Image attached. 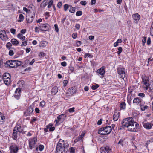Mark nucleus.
<instances>
[{
    "label": "nucleus",
    "instance_id": "f257e3e1",
    "mask_svg": "<svg viewBox=\"0 0 153 153\" xmlns=\"http://www.w3.org/2000/svg\"><path fill=\"white\" fill-rule=\"evenodd\" d=\"M123 128H128V130L132 132L136 131V129L139 128L138 123L134 121L132 117H129L123 119L122 122Z\"/></svg>",
    "mask_w": 153,
    "mask_h": 153
},
{
    "label": "nucleus",
    "instance_id": "f03ea898",
    "mask_svg": "<svg viewBox=\"0 0 153 153\" xmlns=\"http://www.w3.org/2000/svg\"><path fill=\"white\" fill-rule=\"evenodd\" d=\"M69 147V144L66 141L60 139L56 146L55 153H65Z\"/></svg>",
    "mask_w": 153,
    "mask_h": 153
},
{
    "label": "nucleus",
    "instance_id": "7ed1b4c3",
    "mask_svg": "<svg viewBox=\"0 0 153 153\" xmlns=\"http://www.w3.org/2000/svg\"><path fill=\"white\" fill-rule=\"evenodd\" d=\"M22 62L20 61L16 60H10L7 61L5 64L7 67H10L11 68L16 67L21 65Z\"/></svg>",
    "mask_w": 153,
    "mask_h": 153
},
{
    "label": "nucleus",
    "instance_id": "20e7f679",
    "mask_svg": "<svg viewBox=\"0 0 153 153\" xmlns=\"http://www.w3.org/2000/svg\"><path fill=\"white\" fill-rule=\"evenodd\" d=\"M111 130V127L108 126L100 128L98 130V133L101 135L108 134L110 133Z\"/></svg>",
    "mask_w": 153,
    "mask_h": 153
},
{
    "label": "nucleus",
    "instance_id": "39448f33",
    "mask_svg": "<svg viewBox=\"0 0 153 153\" xmlns=\"http://www.w3.org/2000/svg\"><path fill=\"white\" fill-rule=\"evenodd\" d=\"M142 87L144 90H147L149 88V79L148 77L146 75L143 76L142 77Z\"/></svg>",
    "mask_w": 153,
    "mask_h": 153
},
{
    "label": "nucleus",
    "instance_id": "423d86ee",
    "mask_svg": "<svg viewBox=\"0 0 153 153\" xmlns=\"http://www.w3.org/2000/svg\"><path fill=\"white\" fill-rule=\"evenodd\" d=\"M117 71L120 78L124 79L126 76L125 68H124L119 66L117 68Z\"/></svg>",
    "mask_w": 153,
    "mask_h": 153
},
{
    "label": "nucleus",
    "instance_id": "0eeeda50",
    "mask_svg": "<svg viewBox=\"0 0 153 153\" xmlns=\"http://www.w3.org/2000/svg\"><path fill=\"white\" fill-rule=\"evenodd\" d=\"M111 151L112 148L109 146L107 145L101 147L100 149V151L101 153H110Z\"/></svg>",
    "mask_w": 153,
    "mask_h": 153
},
{
    "label": "nucleus",
    "instance_id": "6e6552de",
    "mask_svg": "<svg viewBox=\"0 0 153 153\" xmlns=\"http://www.w3.org/2000/svg\"><path fill=\"white\" fill-rule=\"evenodd\" d=\"M35 13L34 12L32 13L30 12V13L26 15V19L27 23H31L34 20L35 16Z\"/></svg>",
    "mask_w": 153,
    "mask_h": 153
},
{
    "label": "nucleus",
    "instance_id": "1a4fd4ad",
    "mask_svg": "<svg viewBox=\"0 0 153 153\" xmlns=\"http://www.w3.org/2000/svg\"><path fill=\"white\" fill-rule=\"evenodd\" d=\"M33 111L34 109L33 107L30 106L24 112V114L26 117L30 116L33 114Z\"/></svg>",
    "mask_w": 153,
    "mask_h": 153
},
{
    "label": "nucleus",
    "instance_id": "9d476101",
    "mask_svg": "<svg viewBox=\"0 0 153 153\" xmlns=\"http://www.w3.org/2000/svg\"><path fill=\"white\" fill-rule=\"evenodd\" d=\"M37 142V138L36 137H34L33 139L29 140V145L30 148L32 149L33 147L36 144Z\"/></svg>",
    "mask_w": 153,
    "mask_h": 153
},
{
    "label": "nucleus",
    "instance_id": "9b49d317",
    "mask_svg": "<svg viewBox=\"0 0 153 153\" xmlns=\"http://www.w3.org/2000/svg\"><path fill=\"white\" fill-rule=\"evenodd\" d=\"M105 66H103L100 69L97 70L96 71V73L97 74H100L102 76L101 77L102 78L104 77V76L105 73Z\"/></svg>",
    "mask_w": 153,
    "mask_h": 153
},
{
    "label": "nucleus",
    "instance_id": "f8f14e48",
    "mask_svg": "<svg viewBox=\"0 0 153 153\" xmlns=\"http://www.w3.org/2000/svg\"><path fill=\"white\" fill-rule=\"evenodd\" d=\"M50 28V26L48 24H41L39 27L40 30L42 31H46L48 30Z\"/></svg>",
    "mask_w": 153,
    "mask_h": 153
},
{
    "label": "nucleus",
    "instance_id": "ddd939ff",
    "mask_svg": "<svg viewBox=\"0 0 153 153\" xmlns=\"http://www.w3.org/2000/svg\"><path fill=\"white\" fill-rule=\"evenodd\" d=\"M10 153H17L19 150V147L16 145H12L10 147Z\"/></svg>",
    "mask_w": 153,
    "mask_h": 153
},
{
    "label": "nucleus",
    "instance_id": "4468645a",
    "mask_svg": "<svg viewBox=\"0 0 153 153\" xmlns=\"http://www.w3.org/2000/svg\"><path fill=\"white\" fill-rule=\"evenodd\" d=\"M142 124L144 128L147 129H151L153 125V124L152 123H148L143 122Z\"/></svg>",
    "mask_w": 153,
    "mask_h": 153
},
{
    "label": "nucleus",
    "instance_id": "2eb2a0df",
    "mask_svg": "<svg viewBox=\"0 0 153 153\" xmlns=\"http://www.w3.org/2000/svg\"><path fill=\"white\" fill-rule=\"evenodd\" d=\"M66 117V115L65 114H62L59 115L57 118L56 121V123H58L61 121V120H63L65 119Z\"/></svg>",
    "mask_w": 153,
    "mask_h": 153
},
{
    "label": "nucleus",
    "instance_id": "dca6fc26",
    "mask_svg": "<svg viewBox=\"0 0 153 153\" xmlns=\"http://www.w3.org/2000/svg\"><path fill=\"white\" fill-rule=\"evenodd\" d=\"M132 17L133 19L135 20V22L137 23L140 19V16L138 13H136L133 15Z\"/></svg>",
    "mask_w": 153,
    "mask_h": 153
},
{
    "label": "nucleus",
    "instance_id": "f3484780",
    "mask_svg": "<svg viewBox=\"0 0 153 153\" xmlns=\"http://www.w3.org/2000/svg\"><path fill=\"white\" fill-rule=\"evenodd\" d=\"M76 92V90L74 88L72 87L68 89L67 94L69 95H72L74 94H75Z\"/></svg>",
    "mask_w": 153,
    "mask_h": 153
},
{
    "label": "nucleus",
    "instance_id": "a211bd4d",
    "mask_svg": "<svg viewBox=\"0 0 153 153\" xmlns=\"http://www.w3.org/2000/svg\"><path fill=\"white\" fill-rule=\"evenodd\" d=\"M142 101V100L137 97L134 99L133 100V103H136L137 105H140V103Z\"/></svg>",
    "mask_w": 153,
    "mask_h": 153
},
{
    "label": "nucleus",
    "instance_id": "6ab92c4d",
    "mask_svg": "<svg viewBox=\"0 0 153 153\" xmlns=\"http://www.w3.org/2000/svg\"><path fill=\"white\" fill-rule=\"evenodd\" d=\"M14 130H15L17 132L21 133L22 132L23 130L21 128V127L20 124H17L14 127Z\"/></svg>",
    "mask_w": 153,
    "mask_h": 153
},
{
    "label": "nucleus",
    "instance_id": "aec40b11",
    "mask_svg": "<svg viewBox=\"0 0 153 153\" xmlns=\"http://www.w3.org/2000/svg\"><path fill=\"white\" fill-rule=\"evenodd\" d=\"M58 91V89L57 87L54 86L51 90V92L52 94H56Z\"/></svg>",
    "mask_w": 153,
    "mask_h": 153
},
{
    "label": "nucleus",
    "instance_id": "412c9836",
    "mask_svg": "<svg viewBox=\"0 0 153 153\" xmlns=\"http://www.w3.org/2000/svg\"><path fill=\"white\" fill-rule=\"evenodd\" d=\"M119 113L118 112H115L113 115V120L114 121H117L119 116Z\"/></svg>",
    "mask_w": 153,
    "mask_h": 153
},
{
    "label": "nucleus",
    "instance_id": "4be33fe9",
    "mask_svg": "<svg viewBox=\"0 0 153 153\" xmlns=\"http://www.w3.org/2000/svg\"><path fill=\"white\" fill-rule=\"evenodd\" d=\"M10 75L8 73H4L2 76L3 79H6L10 78Z\"/></svg>",
    "mask_w": 153,
    "mask_h": 153
},
{
    "label": "nucleus",
    "instance_id": "5701e85b",
    "mask_svg": "<svg viewBox=\"0 0 153 153\" xmlns=\"http://www.w3.org/2000/svg\"><path fill=\"white\" fill-rule=\"evenodd\" d=\"M12 43L14 45H18L19 44V41L16 39L13 38L11 40Z\"/></svg>",
    "mask_w": 153,
    "mask_h": 153
},
{
    "label": "nucleus",
    "instance_id": "b1692460",
    "mask_svg": "<svg viewBox=\"0 0 153 153\" xmlns=\"http://www.w3.org/2000/svg\"><path fill=\"white\" fill-rule=\"evenodd\" d=\"M48 44V42L45 41H42L40 43L39 46L41 47H44Z\"/></svg>",
    "mask_w": 153,
    "mask_h": 153
},
{
    "label": "nucleus",
    "instance_id": "393cba45",
    "mask_svg": "<svg viewBox=\"0 0 153 153\" xmlns=\"http://www.w3.org/2000/svg\"><path fill=\"white\" fill-rule=\"evenodd\" d=\"M0 38L3 40L5 41L7 40L8 38L6 34H0Z\"/></svg>",
    "mask_w": 153,
    "mask_h": 153
},
{
    "label": "nucleus",
    "instance_id": "a878e982",
    "mask_svg": "<svg viewBox=\"0 0 153 153\" xmlns=\"http://www.w3.org/2000/svg\"><path fill=\"white\" fill-rule=\"evenodd\" d=\"M17 132L15 130H13L12 138L13 139L16 140L17 137Z\"/></svg>",
    "mask_w": 153,
    "mask_h": 153
},
{
    "label": "nucleus",
    "instance_id": "bb28decb",
    "mask_svg": "<svg viewBox=\"0 0 153 153\" xmlns=\"http://www.w3.org/2000/svg\"><path fill=\"white\" fill-rule=\"evenodd\" d=\"M4 84L7 85H8L11 82L10 78L6 79H3Z\"/></svg>",
    "mask_w": 153,
    "mask_h": 153
},
{
    "label": "nucleus",
    "instance_id": "cd10ccee",
    "mask_svg": "<svg viewBox=\"0 0 153 153\" xmlns=\"http://www.w3.org/2000/svg\"><path fill=\"white\" fill-rule=\"evenodd\" d=\"M126 104L124 102H121L120 104V110L125 109L126 108Z\"/></svg>",
    "mask_w": 153,
    "mask_h": 153
},
{
    "label": "nucleus",
    "instance_id": "c85d7f7f",
    "mask_svg": "<svg viewBox=\"0 0 153 153\" xmlns=\"http://www.w3.org/2000/svg\"><path fill=\"white\" fill-rule=\"evenodd\" d=\"M47 1V0H44L40 4L41 7L44 8L48 4Z\"/></svg>",
    "mask_w": 153,
    "mask_h": 153
},
{
    "label": "nucleus",
    "instance_id": "c756f323",
    "mask_svg": "<svg viewBox=\"0 0 153 153\" xmlns=\"http://www.w3.org/2000/svg\"><path fill=\"white\" fill-rule=\"evenodd\" d=\"M18 84L20 87H23L25 86V82L24 81L22 80L19 81L18 82Z\"/></svg>",
    "mask_w": 153,
    "mask_h": 153
},
{
    "label": "nucleus",
    "instance_id": "7c9ffc66",
    "mask_svg": "<svg viewBox=\"0 0 153 153\" xmlns=\"http://www.w3.org/2000/svg\"><path fill=\"white\" fill-rule=\"evenodd\" d=\"M12 46V45L10 42H7L6 45V47L8 49L10 50L11 49L15 50V49L14 48L11 47Z\"/></svg>",
    "mask_w": 153,
    "mask_h": 153
},
{
    "label": "nucleus",
    "instance_id": "2f4dec72",
    "mask_svg": "<svg viewBox=\"0 0 153 153\" xmlns=\"http://www.w3.org/2000/svg\"><path fill=\"white\" fill-rule=\"evenodd\" d=\"M5 117L0 112V123H2L4 121Z\"/></svg>",
    "mask_w": 153,
    "mask_h": 153
},
{
    "label": "nucleus",
    "instance_id": "473e14b6",
    "mask_svg": "<svg viewBox=\"0 0 153 153\" xmlns=\"http://www.w3.org/2000/svg\"><path fill=\"white\" fill-rule=\"evenodd\" d=\"M19 19L18 20V22H20L22 21L24 19V16L21 14H19Z\"/></svg>",
    "mask_w": 153,
    "mask_h": 153
},
{
    "label": "nucleus",
    "instance_id": "72a5a7b5",
    "mask_svg": "<svg viewBox=\"0 0 153 153\" xmlns=\"http://www.w3.org/2000/svg\"><path fill=\"white\" fill-rule=\"evenodd\" d=\"M132 100L131 95V94H128L127 97V101L129 104L131 103Z\"/></svg>",
    "mask_w": 153,
    "mask_h": 153
},
{
    "label": "nucleus",
    "instance_id": "f704fd0d",
    "mask_svg": "<svg viewBox=\"0 0 153 153\" xmlns=\"http://www.w3.org/2000/svg\"><path fill=\"white\" fill-rule=\"evenodd\" d=\"M70 9H69V11L71 13H74L75 11V9L74 7H72L71 5H69Z\"/></svg>",
    "mask_w": 153,
    "mask_h": 153
},
{
    "label": "nucleus",
    "instance_id": "c9c22d12",
    "mask_svg": "<svg viewBox=\"0 0 153 153\" xmlns=\"http://www.w3.org/2000/svg\"><path fill=\"white\" fill-rule=\"evenodd\" d=\"M148 106L147 105H140L141 110L142 111H144L148 108Z\"/></svg>",
    "mask_w": 153,
    "mask_h": 153
},
{
    "label": "nucleus",
    "instance_id": "e433bc0d",
    "mask_svg": "<svg viewBox=\"0 0 153 153\" xmlns=\"http://www.w3.org/2000/svg\"><path fill=\"white\" fill-rule=\"evenodd\" d=\"M150 31L151 35V36H153V22L152 24Z\"/></svg>",
    "mask_w": 153,
    "mask_h": 153
},
{
    "label": "nucleus",
    "instance_id": "4c0bfd02",
    "mask_svg": "<svg viewBox=\"0 0 153 153\" xmlns=\"http://www.w3.org/2000/svg\"><path fill=\"white\" fill-rule=\"evenodd\" d=\"M53 2V1L52 0H50L48 3V8H50L51 7Z\"/></svg>",
    "mask_w": 153,
    "mask_h": 153
},
{
    "label": "nucleus",
    "instance_id": "58836bf2",
    "mask_svg": "<svg viewBox=\"0 0 153 153\" xmlns=\"http://www.w3.org/2000/svg\"><path fill=\"white\" fill-rule=\"evenodd\" d=\"M69 7V6L68 4H65L64 5V10L65 11H66L68 9Z\"/></svg>",
    "mask_w": 153,
    "mask_h": 153
},
{
    "label": "nucleus",
    "instance_id": "ea45409f",
    "mask_svg": "<svg viewBox=\"0 0 153 153\" xmlns=\"http://www.w3.org/2000/svg\"><path fill=\"white\" fill-rule=\"evenodd\" d=\"M123 141L124 140L123 139H121L120 140V141L118 143V144H120L122 146H124V144L123 143Z\"/></svg>",
    "mask_w": 153,
    "mask_h": 153
},
{
    "label": "nucleus",
    "instance_id": "a19ab883",
    "mask_svg": "<svg viewBox=\"0 0 153 153\" xmlns=\"http://www.w3.org/2000/svg\"><path fill=\"white\" fill-rule=\"evenodd\" d=\"M21 91V88H17L15 91V94H20Z\"/></svg>",
    "mask_w": 153,
    "mask_h": 153
},
{
    "label": "nucleus",
    "instance_id": "79ce46f5",
    "mask_svg": "<svg viewBox=\"0 0 153 153\" xmlns=\"http://www.w3.org/2000/svg\"><path fill=\"white\" fill-rule=\"evenodd\" d=\"M87 56H88L89 58H91L93 57V56L92 55L88 53H86L84 56L85 58Z\"/></svg>",
    "mask_w": 153,
    "mask_h": 153
},
{
    "label": "nucleus",
    "instance_id": "37998d69",
    "mask_svg": "<svg viewBox=\"0 0 153 153\" xmlns=\"http://www.w3.org/2000/svg\"><path fill=\"white\" fill-rule=\"evenodd\" d=\"M148 89H149V91L150 92H153V83L150 86V85H149V88Z\"/></svg>",
    "mask_w": 153,
    "mask_h": 153
},
{
    "label": "nucleus",
    "instance_id": "c03bdc74",
    "mask_svg": "<svg viewBox=\"0 0 153 153\" xmlns=\"http://www.w3.org/2000/svg\"><path fill=\"white\" fill-rule=\"evenodd\" d=\"M118 51L117 52V53L118 55H119L122 52L123 49L121 47H120L118 48Z\"/></svg>",
    "mask_w": 153,
    "mask_h": 153
},
{
    "label": "nucleus",
    "instance_id": "a18cd8bd",
    "mask_svg": "<svg viewBox=\"0 0 153 153\" xmlns=\"http://www.w3.org/2000/svg\"><path fill=\"white\" fill-rule=\"evenodd\" d=\"M99 87V85L97 84H96L95 85H93L92 86V88L93 90H96Z\"/></svg>",
    "mask_w": 153,
    "mask_h": 153
},
{
    "label": "nucleus",
    "instance_id": "49530a36",
    "mask_svg": "<svg viewBox=\"0 0 153 153\" xmlns=\"http://www.w3.org/2000/svg\"><path fill=\"white\" fill-rule=\"evenodd\" d=\"M20 94H16L14 95V97L16 99L18 100L20 98Z\"/></svg>",
    "mask_w": 153,
    "mask_h": 153
},
{
    "label": "nucleus",
    "instance_id": "de8ad7c7",
    "mask_svg": "<svg viewBox=\"0 0 153 153\" xmlns=\"http://www.w3.org/2000/svg\"><path fill=\"white\" fill-rule=\"evenodd\" d=\"M146 38L145 37H143V39L142 40V44L143 46H144L145 45V43L146 42Z\"/></svg>",
    "mask_w": 153,
    "mask_h": 153
},
{
    "label": "nucleus",
    "instance_id": "09e8293b",
    "mask_svg": "<svg viewBox=\"0 0 153 153\" xmlns=\"http://www.w3.org/2000/svg\"><path fill=\"white\" fill-rule=\"evenodd\" d=\"M45 55V54L44 52H41L39 53V56L41 57H43Z\"/></svg>",
    "mask_w": 153,
    "mask_h": 153
},
{
    "label": "nucleus",
    "instance_id": "8fccbe9b",
    "mask_svg": "<svg viewBox=\"0 0 153 153\" xmlns=\"http://www.w3.org/2000/svg\"><path fill=\"white\" fill-rule=\"evenodd\" d=\"M55 29L56 32H58L59 31V29L58 27V25L57 24H55L54 25Z\"/></svg>",
    "mask_w": 153,
    "mask_h": 153
},
{
    "label": "nucleus",
    "instance_id": "3c124183",
    "mask_svg": "<svg viewBox=\"0 0 153 153\" xmlns=\"http://www.w3.org/2000/svg\"><path fill=\"white\" fill-rule=\"evenodd\" d=\"M82 14V11H78L76 12V15L77 16H81Z\"/></svg>",
    "mask_w": 153,
    "mask_h": 153
},
{
    "label": "nucleus",
    "instance_id": "603ef678",
    "mask_svg": "<svg viewBox=\"0 0 153 153\" xmlns=\"http://www.w3.org/2000/svg\"><path fill=\"white\" fill-rule=\"evenodd\" d=\"M75 108L74 107L68 109V111L70 113H72L75 111Z\"/></svg>",
    "mask_w": 153,
    "mask_h": 153
},
{
    "label": "nucleus",
    "instance_id": "864d4df0",
    "mask_svg": "<svg viewBox=\"0 0 153 153\" xmlns=\"http://www.w3.org/2000/svg\"><path fill=\"white\" fill-rule=\"evenodd\" d=\"M27 44V42L26 41H24L23 42H22V44H21V46H26Z\"/></svg>",
    "mask_w": 153,
    "mask_h": 153
},
{
    "label": "nucleus",
    "instance_id": "5fc2aeb1",
    "mask_svg": "<svg viewBox=\"0 0 153 153\" xmlns=\"http://www.w3.org/2000/svg\"><path fill=\"white\" fill-rule=\"evenodd\" d=\"M45 102L44 101H42L40 102V105L42 107H43L45 105Z\"/></svg>",
    "mask_w": 153,
    "mask_h": 153
},
{
    "label": "nucleus",
    "instance_id": "6e6d98bb",
    "mask_svg": "<svg viewBox=\"0 0 153 153\" xmlns=\"http://www.w3.org/2000/svg\"><path fill=\"white\" fill-rule=\"evenodd\" d=\"M39 149L40 151L43 150L44 148V146L43 145H40L39 146Z\"/></svg>",
    "mask_w": 153,
    "mask_h": 153
},
{
    "label": "nucleus",
    "instance_id": "4d7b16f0",
    "mask_svg": "<svg viewBox=\"0 0 153 153\" xmlns=\"http://www.w3.org/2000/svg\"><path fill=\"white\" fill-rule=\"evenodd\" d=\"M62 5V3L61 2H59L57 5V7L59 8H60Z\"/></svg>",
    "mask_w": 153,
    "mask_h": 153
},
{
    "label": "nucleus",
    "instance_id": "13d9d810",
    "mask_svg": "<svg viewBox=\"0 0 153 153\" xmlns=\"http://www.w3.org/2000/svg\"><path fill=\"white\" fill-rule=\"evenodd\" d=\"M23 10L24 11L26 12L27 13H29V12H30V10L28 9L25 7H24Z\"/></svg>",
    "mask_w": 153,
    "mask_h": 153
},
{
    "label": "nucleus",
    "instance_id": "bf43d9fd",
    "mask_svg": "<svg viewBox=\"0 0 153 153\" xmlns=\"http://www.w3.org/2000/svg\"><path fill=\"white\" fill-rule=\"evenodd\" d=\"M9 55L10 56H12L14 54V52L13 50H9Z\"/></svg>",
    "mask_w": 153,
    "mask_h": 153
},
{
    "label": "nucleus",
    "instance_id": "052dcab7",
    "mask_svg": "<svg viewBox=\"0 0 153 153\" xmlns=\"http://www.w3.org/2000/svg\"><path fill=\"white\" fill-rule=\"evenodd\" d=\"M77 35L76 33H74L72 34V37L74 39H76L77 38Z\"/></svg>",
    "mask_w": 153,
    "mask_h": 153
},
{
    "label": "nucleus",
    "instance_id": "680f3d73",
    "mask_svg": "<svg viewBox=\"0 0 153 153\" xmlns=\"http://www.w3.org/2000/svg\"><path fill=\"white\" fill-rule=\"evenodd\" d=\"M10 31L11 33L13 34H15L16 30L13 28H11L10 29Z\"/></svg>",
    "mask_w": 153,
    "mask_h": 153
},
{
    "label": "nucleus",
    "instance_id": "e2e57ef3",
    "mask_svg": "<svg viewBox=\"0 0 153 153\" xmlns=\"http://www.w3.org/2000/svg\"><path fill=\"white\" fill-rule=\"evenodd\" d=\"M138 96L141 97L142 98L144 97L145 96V94L144 93H140L138 94Z\"/></svg>",
    "mask_w": 153,
    "mask_h": 153
},
{
    "label": "nucleus",
    "instance_id": "0e129e2a",
    "mask_svg": "<svg viewBox=\"0 0 153 153\" xmlns=\"http://www.w3.org/2000/svg\"><path fill=\"white\" fill-rule=\"evenodd\" d=\"M70 153H74L75 149L73 147H71L70 148Z\"/></svg>",
    "mask_w": 153,
    "mask_h": 153
},
{
    "label": "nucleus",
    "instance_id": "69168bd1",
    "mask_svg": "<svg viewBox=\"0 0 153 153\" xmlns=\"http://www.w3.org/2000/svg\"><path fill=\"white\" fill-rule=\"evenodd\" d=\"M80 4L82 5L85 6L86 5L87 2L85 1H82L80 2Z\"/></svg>",
    "mask_w": 153,
    "mask_h": 153
},
{
    "label": "nucleus",
    "instance_id": "338daca9",
    "mask_svg": "<svg viewBox=\"0 0 153 153\" xmlns=\"http://www.w3.org/2000/svg\"><path fill=\"white\" fill-rule=\"evenodd\" d=\"M91 65L93 66H95L97 65V63L94 61H91Z\"/></svg>",
    "mask_w": 153,
    "mask_h": 153
},
{
    "label": "nucleus",
    "instance_id": "774afa93",
    "mask_svg": "<svg viewBox=\"0 0 153 153\" xmlns=\"http://www.w3.org/2000/svg\"><path fill=\"white\" fill-rule=\"evenodd\" d=\"M75 27L77 29L79 30L80 28V25L79 24H76Z\"/></svg>",
    "mask_w": 153,
    "mask_h": 153
}]
</instances>
